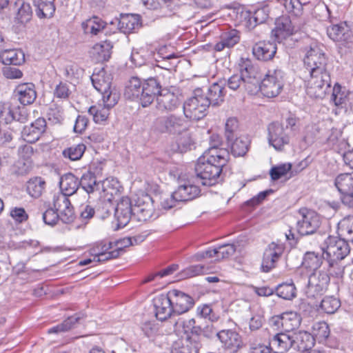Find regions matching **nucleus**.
Here are the masks:
<instances>
[{"mask_svg":"<svg viewBox=\"0 0 353 353\" xmlns=\"http://www.w3.org/2000/svg\"><path fill=\"white\" fill-rule=\"evenodd\" d=\"M43 220L44 223L49 225H54L57 223L60 216L57 212L52 208H48L43 213Z\"/></svg>","mask_w":353,"mask_h":353,"instance_id":"nucleus-59","label":"nucleus"},{"mask_svg":"<svg viewBox=\"0 0 353 353\" xmlns=\"http://www.w3.org/2000/svg\"><path fill=\"white\" fill-rule=\"evenodd\" d=\"M142 85L141 80L137 77H132L125 87L124 95L129 99H139L141 103Z\"/></svg>","mask_w":353,"mask_h":353,"instance_id":"nucleus-34","label":"nucleus"},{"mask_svg":"<svg viewBox=\"0 0 353 353\" xmlns=\"http://www.w3.org/2000/svg\"><path fill=\"white\" fill-rule=\"evenodd\" d=\"M253 22H268L270 19L273 20L270 17V10L268 7H263L252 12Z\"/></svg>","mask_w":353,"mask_h":353,"instance_id":"nucleus-55","label":"nucleus"},{"mask_svg":"<svg viewBox=\"0 0 353 353\" xmlns=\"http://www.w3.org/2000/svg\"><path fill=\"white\" fill-rule=\"evenodd\" d=\"M293 350L295 351L309 350L314 345V339L305 331L292 332Z\"/></svg>","mask_w":353,"mask_h":353,"instance_id":"nucleus-27","label":"nucleus"},{"mask_svg":"<svg viewBox=\"0 0 353 353\" xmlns=\"http://www.w3.org/2000/svg\"><path fill=\"white\" fill-rule=\"evenodd\" d=\"M208 268L203 265H194L185 268L181 273L183 279L193 277L199 274H204L208 271Z\"/></svg>","mask_w":353,"mask_h":353,"instance_id":"nucleus-56","label":"nucleus"},{"mask_svg":"<svg viewBox=\"0 0 353 353\" xmlns=\"http://www.w3.org/2000/svg\"><path fill=\"white\" fill-rule=\"evenodd\" d=\"M12 111L8 103H0V122L8 124L14 121Z\"/></svg>","mask_w":353,"mask_h":353,"instance_id":"nucleus-57","label":"nucleus"},{"mask_svg":"<svg viewBox=\"0 0 353 353\" xmlns=\"http://www.w3.org/2000/svg\"><path fill=\"white\" fill-rule=\"evenodd\" d=\"M200 193L201 190L199 186L188 183L179 185L174 191V196L179 202H185L196 199Z\"/></svg>","mask_w":353,"mask_h":353,"instance_id":"nucleus-28","label":"nucleus"},{"mask_svg":"<svg viewBox=\"0 0 353 353\" xmlns=\"http://www.w3.org/2000/svg\"><path fill=\"white\" fill-rule=\"evenodd\" d=\"M292 168L290 163L282 164L275 166L270 170V175L273 181H276L285 176Z\"/></svg>","mask_w":353,"mask_h":353,"instance_id":"nucleus-54","label":"nucleus"},{"mask_svg":"<svg viewBox=\"0 0 353 353\" xmlns=\"http://www.w3.org/2000/svg\"><path fill=\"white\" fill-rule=\"evenodd\" d=\"M134 217L139 221H146L150 219L154 213L153 200L148 194L139 196L132 205Z\"/></svg>","mask_w":353,"mask_h":353,"instance_id":"nucleus-12","label":"nucleus"},{"mask_svg":"<svg viewBox=\"0 0 353 353\" xmlns=\"http://www.w3.org/2000/svg\"><path fill=\"white\" fill-rule=\"evenodd\" d=\"M276 46L270 41H259L252 48V53L258 59L267 61L273 59L276 52Z\"/></svg>","mask_w":353,"mask_h":353,"instance_id":"nucleus-26","label":"nucleus"},{"mask_svg":"<svg viewBox=\"0 0 353 353\" xmlns=\"http://www.w3.org/2000/svg\"><path fill=\"white\" fill-rule=\"evenodd\" d=\"M270 345L276 349L277 353H285L293 350L292 332H280L270 339Z\"/></svg>","mask_w":353,"mask_h":353,"instance_id":"nucleus-21","label":"nucleus"},{"mask_svg":"<svg viewBox=\"0 0 353 353\" xmlns=\"http://www.w3.org/2000/svg\"><path fill=\"white\" fill-rule=\"evenodd\" d=\"M174 307V314H182L189 311L194 305V301L190 295L178 290L168 292Z\"/></svg>","mask_w":353,"mask_h":353,"instance_id":"nucleus-14","label":"nucleus"},{"mask_svg":"<svg viewBox=\"0 0 353 353\" xmlns=\"http://www.w3.org/2000/svg\"><path fill=\"white\" fill-rule=\"evenodd\" d=\"M15 5H20L17 12V19L19 22H28L32 17V8L29 3H25L23 0H17Z\"/></svg>","mask_w":353,"mask_h":353,"instance_id":"nucleus-49","label":"nucleus"},{"mask_svg":"<svg viewBox=\"0 0 353 353\" xmlns=\"http://www.w3.org/2000/svg\"><path fill=\"white\" fill-rule=\"evenodd\" d=\"M85 145L83 143L72 145L64 149L62 152L63 156L70 161L79 160L85 150Z\"/></svg>","mask_w":353,"mask_h":353,"instance_id":"nucleus-47","label":"nucleus"},{"mask_svg":"<svg viewBox=\"0 0 353 353\" xmlns=\"http://www.w3.org/2000/svg\"><path fill=\"white\" fill-rule=\"evenodd\" d=\"M141 330L145 336L148 338L154 337L158 331L157 324L154 321H147L143 323L141 325Z\"/></svg>","mask_w":353,"mask_h":353,"instance_id":"nucleus-60","label":"nucleus"},{"mask_svg":"<svg viewBox=\"0 0 353 353\" xmlns=\"http://www.w3.org/2000/svg\"><path fill=\"white\" fill-rule=\"evenodd\" d=\"M10 214L11 217L18 223L26 221L28 215L23 208H13L10 210Z\"/></svg>","mask_w":353,"mask_h":353,"instance_id":"nucleus-63","label":"nucleus"},{"mask_svg":"<svg viewBox=\"0 0 353 353\" xmlns=\"http://www.w3.org/2000/svg\"><path fill=\"white\" fill-rule=\"evenodd\" d=\"M183 342L188 343V349L191 353H199L201 344L199 338L197 336H187L185 339H183Z\"/></svg>","mask_w":353,"mask_h":353,"instance_id":"nucleus-62","label":"nucleus"},{"mask_svg":"<svg viewBox=\"0 0 353 353\" xmlns=\"http://www.w3.org/2000/svg\"><path fill=\"white\" fill-rule=\"evenodd\" d=\"M112 77L104 68H96L91 76V81L94 88L101 93L103 101L108 107H113L117 103L120 94L115 88H112Z\"/></svg>","mask_w":353,"mask_h":353,"instance_id":"nucleus-3","label":"nucleus"},{"mask_svg":"<svg viewBox=\"0 0 353 353\" xmlns=\"http://www.w3.org/2000/svg\"><path fill=\"white\" fill-rule=\"evenodd\" d=\"M212 139H217L216 143L198 159L194 168L196 177L203 185L206 186H212L219 182L223 168L230 159L226 149L217 147L220 143L219 137L213 135Z\"/></svg>","mask_w":353,"mask_h":353,"instance_id":"nucleus-1","label":"nucleus"},{"mask_svg":"<svg viewBox=\"0 0 353 353\" xmlns=\"http://www.w3.org/2000/svg\"><path fill=\"white\" fill-rule=\"evenodd\" d=\"M41 134L34 126L30 124L28 126H25L21 132V137L23 139L28 143H35L39 140Z\"/></svg>","mask_w":353,"mask_h":353,"instance_id":"nucleus-51","label":"nucleus"},{"mask_svg":"<svg viewBox=\"0 0 353 353\" xmlns=\"http://www.w3.org/2000/svg\"><path fill=\"white\" fill-rule=\"evenodd\" d=\"M299 26H294L293 23H278L272 33L278 42L282 41L287 37L294 35L300 30Z\"/></svg>","mask_w":353,"mask_h":353,"instance_id":"nucleus-33","label":"nucleus"},{"mask_svg":"<svg viewBox=\"0 0 353 353\" xmlns=\"http://www.w3.org/2000/svg\"><path fill=\"white\" fill-rule=\"evenodd\" d=\"M48 120L52 124L61 123L63 120V112L58 108H50L47 113Z\"/></svg>","mask_w":353,"mask_h":353,"instance_id":"nucleus-61","label":"nucleus"},{"mask_svg":"<svg viewBox=\"0 0 353 353\" xmlns=\"http://www.w3.org/2000/svg\"><path fill=\"white\" fill-rule=\"evenodd\" d=\"M325 244V248H322L323 258L327 264L326 269L329 270L348 255L350 248L347 240L336 236H330Z\"/></svg>","mask_w":353,"mask_h":353,"instance_id":"nucleus-4","label":"nucleus"},{"mask_svg":"<svg viewBox=\"0 0 353 353\" xmlns=\"http://www.w3.org/2000/svg\"><path fill=\"white\" fill-rule=\"evenodd\" d=\"M193 144V141L189 133L185 132L176 140L177 148L176 150L181 153L185 152L190 149Z\"/></svg>","mask_w":353,"mask_h":353,"instance_id":"nucleus-52","label":"nucleus"},{"mask_svg":"<svg viewBox=\"0 0 353 353\" xmlns=\"http://www.w3.org/2000/svg\"><path fill=\"white\" fill-rule=\"evenodd\" d=\"M228 86L233 90L239 89L245 90L250 94L258 92L259 73L250 62L244 63L241 69L240 74H234L228 80Z\"/></svg>","mask_w":353,"mask_h":353,"instance_id":"nucleus-2","label":"nucleus"},{"mask_svg":"<svg viewBox=\"0 0 353 353\" xmlns=\"http://www.w3.org/2000/svg\"><path fill=\"white\" fill-rule=\"evenodd\" d=\"M224 86L219 83H212L204 93V98L210 102V105L219 106L224 101Z\"/></svg>","mask_w":353,"mask_h":353,"instance_id":"nucleus-29","label":"nucleus"},{"mask_svg":"<svg viewBox=\"0 0 353 353\" xmlns=\"http://www.w3.org/2000/svg\"><path fill=\"white\" fill-rule=\"evenodd\" d=\"M275 292L278 296L285 300H292L296 296V287L293 283L279 284Z\"/></svg>","mask_w":353,"mask_h":353,"instance_id":"nucleus-45","label":"nucleus"},{"mask_svg":"<svg viewBox=\"0 0 353 353\" xmlns=\"http://www.w3.org/2000/svg\"><path fill=\"white\" fill-rule=\"evenodd\" d=\"M81 319L82 316L80 314H74V316H71L65 320L62 323L49 329L48 332L49 334H57L68 331L74 326L75 323H79Z\"/></svg>","mask_w":353,"mask_h":353,"instance_id":"nucleus-43","label":"nucleus"},{"mask_svg":"<svg viewBox=\"0 0 353 353\" xmlns=\"http://www.w3.org/2000/svg\"><path fill=\"white\" fill-rule=\"evenodd\" d=\"M217 260L228 258L234 254L236 247L234 244H224L216 248Z\"/></svg>","mask_w":353,"mask_h":353,"instance_id":"nucleus-58","label":"nucleus"},{"mask_svg":"<svg viewBox=\"0 0 353 353\" xmlns=\"http://www.w3.org/2000/svg\"><path fill=\"white\" fill-rule=\"evenodd\" d=\"M4 65H21L25 62V54L21 49H8L0 52Z\"/></svg>","mask_w":353,"mask_h":353,"instance_id":"nucleus-30","label":"nucleus"},{"mask_svg":"<svg viewBox=\"0 0 353 353\" xmlns=\"http://www.w3.org/2000/svg\"><path fill=\"white\" fill-rule=\"evenodd\" d=\"M268 141L276 150H281L290 142L289 132L285 130L283 123L274 121L269 124Z\"/></svg>","mask_w":353,"mask_h":353,"instance_id":"nucleus-11","label":"nucleus"},{"mask_svg":"<svg viewBox=\"0 0 353 353\" xmlns=\"http://www.w3.org/2000/svg\"><path fill=\"white\" fill-rule=\"evenodd\" d=\"M324 262L325 263V260L323 258V253L319 254L314 252H307L304 255L303 265L307 268L316 271L318 270L317 269L319 268Z\"/></svg>","mask_w":353,"mask_h":353,"instance_id":"nucleus-40","label":"nucleus"},{"mask_svg":"<svg viewBox=\"0 0 353 353\" xmlns=\"http://www.w3.org/2000/svg\"><path fill=\"white\" fill-rule=\"evenodd\" d=\"M327 63L325 54L317 46L311 47L304 59V63L308 71L327 70Z\"/></svg>","mask_w":353,"mask_h":353,"instance_id":"nucleus-15","label":"nucleus"},{"mask_svg":"<svg viewBox=\"0 0 353 353\" xmlns=\"http://www.w3.org/2000/svg\"><path fill=\"white\" fill-rule=\"evenodd\" d=\"M300 217L296 223V230L302 236L315 233L320 226V219L314 211L306 208L299 210Z\"/></svg>","mask_w":353,"mask_h":353,"instance_id":"nucleus-10","label":"nucleus"},{"mask_svg":"<svg viewBox=\"0 0 353 353\" xmlns=\"http://www.w3.org/2000/svg\"><path fill=\"white\" fill-rule=\"evenodd\" d=\"M283 72L276 70L272 73L269 72L265 77L259 83V90L263 95L268 98L275 97L279 94L283 89ZM259 82L260 77H259Z\"/></svg>","mask_w":353,"mask_h":353,"instance_id":"nucleus-9","label":"nucleus"},{"mask_svg":"<svg viewBox=\"0 0 353 353\" xmlns=\"http://www.w3.org/2000/svg\"><path fill=\"white\" fill-rule=\"evenodd\" d=\"M335 186L342 196H347L353 192V173L339 174L334 181Z\"/></svg>","mask_w":353,"mask_h":353,"instance_id":"nucleus-32","label":"nucleus"},{"mask_svg":"<svg viewBox=\"0 0 353 353\" xmlns=\"http://www.w3.org/2000/svg\"><path fill=\"white\" fill-rule=\"evenodd\" d=\"M46 188V181L41 177H34L27 182V191L34 198H39Z\"/></svg>","mask_w":353,"mask_h":353,"instance_id":"nucleus-39","label":"nucleus"},{"mask_svg":"<svg viewBox=\"0 0 353 353\" xmlns=\"http://www.w3.org/2000/svg\"><path fill=\"white\" fill-rule=\"evenodd\" d=\"M152 129L161 134H181L186 129L185 121L181 117L171 114L157 118L153 122Z\"/></svg>","mask_w":353,"mask_h":353,"instance_id":"nucleus-7","label":"nucleus"},{"mask_svg":"<svg viewBox=\"0 0 353 353\" xmlns=\"http://www.w3.org/2000/svg\"><path fill=\"white\" fill-rule=\"evenodd\" d=\"M179 105L178 97L168 89H163L157 95V107L161 111H172Z\"/></svg>","mask_w":353,"mask_h":353,"instance_id":"nucleus-23","label":"nucleus"},{"mask_svg":"<svg viewBox=\"0 0 353 353\" xmlns=\"http://www.w3.org/2000/svg\"><path fill=\"white\" fill-rule=\"evenodd\" d=\"M327 33L331 39L336 42H346L352 36L348 23H332L327 27Z\"/></svg>","mask_w":353,"mask_h":353,"instance_id":"nucleus-24","label":"nucleus"},{"mask_svg":"<svg viewBox=\"0 0 353 353\" xmlns=\"http://www.w3.org/2000/svg\"><path fill=\"white\" fill-rule=\"evenodd\" d=\"M79 183L81 188L88 194L99 190V183L97 181L96 176L92 172L84 174Z\"/></svg>","mask_w":353,"mask_h":353,"instance_id":"nucleus-42","label":"nucleus"},{"mask_svg":"<svg viewBox=\"0 0 353 353\" xmlns=\"http://www.w3.org/2000/svg\"><path fill=\"white\" fill-rule=\"evenodd\" d=\"M153 305L155 316L160 321H165L174 314V307L168 292L156 296L153 299Z\"/></svg>","mask_w":353,"mask_h":353,"instance_id":"nucleus-17","label":"nucleus"},{"mask_svg":"<svg viewBox=\"0 0 353 353\" xmlns=\"http://www.w3.org/2000/svg\"><path fill=\"white\" fill-rule=\"evenodd\" d=\"M13 95L22 105L31 104L37 98L34 85L31 83L19 84L14 89Z\"/></svg>","mask_w":353,"mask_h":353,"instance_id":"nucleus-22","label":"nucleus"},{"mask_svg":"<svg viewBox=\"0 0 353 353\" xmlns=\"http://www.w3.org/2000/svg\"><path fill=\"white\" fill-rule=\"evenodd\" d=\"M330 278L324 270H316L308 277L305 294L308 298L316 299L327 290Z\"/></svg>","mask_w":353,"mask_h":353,"instance_id":"nucleus-8","label":"nucleus"},{"mask_svg":"<svg viewBox=\"0 0 353 353\" xmlns=\"http://www.w3.org/2000/svg\"><path fill=\"white\" fill-rule=\"evenodd\" d=\"M53 205L63 223H69L73 221L74 218V209L68 196L61 193L54 194Z\"/></svg>","mask_w":353,"mask_h":353,"instance_id":"nucleus-13","label":"nucleus"},{"mask_svg":"<svg viewBox=\"0 0 353 353\" xmlns=\"http://www.w3.org/2000/svg\"><path fill=\"white\" fill-rule=\"evenodd\" d=\"M350 92H351L347 90L345 88H343L338 83H336L332 89L331 100L336 106L343 108Z\"/></svg>","mask_w":353,"mask_h":353,"instance_id":"nucleus-41","label":"nucleus"},{"mask_svg":"<svg viewBox=\"0 0 353 353\" xmlns=\"http://www.w3.org/2000/svg\"><path fill=\"white\" fill-rule=\"evenodd\" d=\"M70 91L68 88V85L66 83L60 82L56 86L54 92V94L56 97L60 99H66L69 97Z\"/></svg>","mask_w":353,"mask_h":353,"instance_id":"nucleus-64","label":"nucleus"},{"mask_svg":"<svg viewBox=\"0 0 353 353\" xmlns=\"http://www.w3.org/2000/svg\"><path fill=\"white\" fill-rule=\"evenodd\" d=\"M274 324L281 327L287 332H293L301 323L300 316L294 312H284L280 316L273 317Z\"/></svg>","mask_w":353,"mask_h":353,"instance_id":"nucleus-25","label":"nucleus"},{"mask_svg":"<svg viewBox=\"0 0 353 353\" xmlns=\"http://www.w3.org/2000/svg\"><path fill=\"white\" fill-rule=\"evenodd\" d=\"M231 143V152L234 157L244 156L249 148L250 140L247 137H236Z\"/></svg>","mask_w":353,"mask_h":353,"instance_id":"nucleus-36","label":"nucleus"},{"mask_svg":"<svg viewBox=\"0 0 353 353\" xmlns=\"http://www.w3.org/2000/svg\"><path fill=\"white\" fill-rule=\"evenodd\" d=\"M104 105H95L88 109V113L92 116L93 121L96 123H102L105 121L109 116V110L112 107H108L107 103L103 101Z\"/></svg>","mask_w":353,"mask_h":353,"instance_id":"nucleus-37","label":"nucleus"},{"mask_svg":"<svg viewBox=\"0 0 353 353\" xmlns=\"http://www.w3.org/2000/svg\"><path fill=\"white\" fill-rule=\"evenodd\" d=\"M338 233L347 241L353 243V216H345L339 221Z\"/></svg>","mask_w":353,"mask_h":353,"instance_id":"nucleus-35","label":"nucleus"},{"mask_svg":"<svg viewBox=\"0 0 353 353\" xmlns=\"http://www.w3.org/2000/svg\"><path fill=\"white\" fill-rule=\"evenodd\" d=\"M114 216L117 219V229L124 228L134 217V210L130 198L122 197L115 208Z\"/></svg>","mask_w":353,"mask_h":353,"instance_id":"nucleus-16","label":"nucleus"},{"mask_svg":"<svg viewBox=\"0 0 353 353\" xmlns=\"http://www.w3.org/2000/svg\"><path fill=\"white\" fill-rule=\"evenodd\" d=\"M210 102L204 98V92L201 88L194 91V96L186 101L183 105V112L191 120H200L206 115Z\"/></svg>","mask_w":353,"mask_h":353,"instance_id":"nucleus-6","label":"nucleus"},{"mask_svg":"<svg viewBox=\"0 0 353 353\" xmlns=\"http://www.w3.org/2000/svg\"><path fill=\"white\" fill-rule=\"evenodd\" d=\"M111 245L112 243H110L109 246L107 247L105 245H102V243H101L95 248H93L91 250L92 254L94 256L93 261L96 262H103L110 260V258L108 257V253L106 251L108 249L112 248Z\"/></svg>","mask_w":353,"mask_h":353,"instance_id":"nucleus-50","label":"nucleus"},{"mask_svg":"<svg viewBox=\"0 0 353 353\" xmlns=\"http://www.w3.org/2000/svg\"><path fill=\"white\" fill-rule=\"evenodd\" d=\"M59 186L61 190V193L68 196L77 191L80 186V183L79 179L73 174L67 173L60 178Z\"/></svg>","mask_w":353,"mask_h":353,"instance_id":"nucleus-31","label":"nucleus"},{"mask_svg":"<svg viewBox=\"0 0 353 353\" xmlns=\"http://www.w3.org/2000/svg\"><path fill=\"white\" fill-rule=\"evenodd\" d=\"M341 306L340 301L333 296H325L321 302V309L327 314H334Z\"/></svg>","mask_w":353,"mask_h":353,"instance_id":"nucleus-48","label":"nucleus"},{"mask_svg":"<svg viewBox=\"0 0 353 353\" xmlns=\"http://www.w3.org/2000/svg\"><path fill=\"white\" fill-rule=\"evenodd\" d=\"M163 89L160 83L155 78H149L142 85L141 105L147 107L153 101L154 97L159 95Z\"/></svg>","mask_w":353,"mask_h":353,"instance_id":"nucleus-20","label":"nucleus"},{"mask_svg":"<svg viewBox=\"0 0 353 353\" xmlns=\"http://www.w3.org/2000/svg\"><path fill=\"white\" fill-rule=\"evenodd\" d=\"M91 57L97 62L108 61L110 57V46L108 43L95 44L90 51Z\"/></svg>","mask_w":353,"mask_h":353,"instance_id":"nucleus-38","label":"nucleus"},{"mask_svg":"<svg viewBox=\"0 0 353 353\" xmlns=\"http://www.w3.org/2000/svg\"><path fill=\"white\" fill-rule=\"evenodd\" d=\"M239 123L236 118H229L225 126V135L228 141H232L238 130Z\"/></svg>","mask_w":353,"mask_h":353,"instance_id":"nucleus-53","label":"nucleus"},{"mask_svg":"<svg viewBox=\"0 0 353 353\" xmlns=\"http://www.w3.org/2000/svg\"><path fill=\"white\" fill-rule=\"evenodd\" d=\"M314 341L319 342L325 341L330 335V329L328 325L324 322H316L312 326V334Z\"/></svg>","mask_w":353,"mask_h":353,"instance_id":"nucleus-46","label":"nucleus"},{"mask_svg":"<svg viewBox=\"0 0 353 353\" xmlns=\"http://www.w3.org/2000/svg\"><path fill=\"white\" fill-rule=\"evenodd\" d=\"M37 4V9L36 10V14L39 19H50L51 18L55 11V7L52 0H49L48 2H43L41 0Z\"/></svg>","mask_w":353,"mask_h":353,"instance_id":"nucleus-44","label":"nucleus"},{"mask_svg":"<svg viewBox=\"0 0 353 353\" xmlns=\"http://www.w3.org/2000/svg\"><path fill=\"white\" fill-rule=\"evenodd\" d=\"M216 336L222 347L230 352H236L242 346V341L240 335L231 330H223L219 332Z\"/></svg>","mask_w":353,"mask_h":353,"instance_id":"nucleus-19","label":"nucleus"},{"mask_svg":"<svg viewBox=\"0 0 353 353\" xmlns=\"http://www.w3.org/2000/svg\"><path fill=\"white\" fill-rule=\"evenodd\" d=\"M310 72L306 92L314 99H323L330 88V77L327 70H312Z\"/></svg>","mask_w":353,"mask_h":353,"instance_id":"nucleus-5","label":"nucleus"},{"mask_svg":"<svg viewBox=\"0 0 353 353\" xmlns=\"http://www.w3.org/2000/svg\"><path fill=\"white\" fill-rule=\"evenodd\" d=\"M283 253V247L275 243H271L265 250L261 264V269L265 272H270L275 268L276 262Z\"/></svg>","mask_w":353,"mask_h":353,"instance_id":"nucleus-18","label":"nucleus"}]
</instances>
